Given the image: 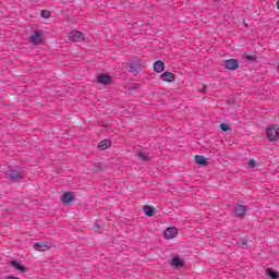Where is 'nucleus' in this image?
<instances>
[{
	"instance_id": "23",
	"label": "nucleus",
	"mask_w": 279,
	"mask_h": 279,
	"mask_svg": "<svg viewBox=\"0 0 279 279\" xmlns=\"http://www.w3.org/2000/svg\"><path fill=\"white\" fill-rule=\"evenodd\" d=\"M220 130H222V132H228V130H229L228 124L221 123L220 124Z\"/></svg>"
},
{
	"instance_id": "19",
	"label": "nucleus",
	"mask_w": 279,
	"mask_h": 279,
	"mask_svg": "<svg viewBox=\"0 0 279 279\" xmlns=\"http://www.w3.org/2000/svg\"><path fill=\"white\" fill-rule=\"evenodd\" d=\"M144 213H145L146 217H153L154 216V207L145 206Z\"/></svg>"
},
{
	"instance_id": "12",
	"label": "nucleus",
	"mask_w": 279,
	"mask_h": 279,
	"mask_svg": "<svg viewBox=\"0 0 279 279\" xmlns=\"http://www.w3.org/2000/svg\"><path fill=\"white\" fill-rule=\"evenodd\" d=\"M130 73H141V63L138 62H131L129 64Z\"/></svg>"
},
{
	"instance_id": "15",
	"label": "nucleus",
	"mask_w": 279,
	"mask_h": 279,
	"mask_svg": "<svg viewBox=\"0 0 279 279\" xmlns=\"http://www.w3.org/2000/svg\"><path fill=\"white\" fill-rule=\"evenodd\" d=\"M11 267L13 269H16L17 271H21L22 274H25V268L23 265H21V263H19L17 260H13L11 262Z\"/></svg>"
},
{
	"instance_id": "7",
	"label": "nucleus",
	"mask_w": 279,
	"mask_h": 279,
	"mask_svg": "<svg viewBox=\"0 0 279 279\" xmlns=\"http://www.w3.org/2000/svg\"><path fill=\"white\" fill-rule=\"evenodd\" d=\"M61 202L65 204V206H69L70 204H73L75 202V197L73 196V192L64 193L61 197Z\"/></svg>"
},
{
	"instance_id": "5",
	"label": "nucleus",
	"mask_w": 279,
	"mask_h": 279,
	"mask_svg": "<svg viewBox=\"0 0 279 279\" xmlns=\"http://www.w3.org/2000/svg\"><path fill=\"white\" fill-rule=\"evenodd\" d=\"M223 65H225V69H227L228 71H236V69H239V60L236 59L226 60Z\"/></svg>"
},
{
	"instance_id": "16",
	"label": "nucleus",
	"mask_w": 279,
	"mask_h": 279,
	"mask_svg": "<svg viewBox=\"0 0 279 279\" xmlns=\"http://www.w3.org/2000/svg\"><path fill=\"white\" fill-rule=\"evenodd\" d=\"M195 162L197 165H203V167H206V165H208V161L206 160V157L202 156V155H196L195 156Z\"/></svg>"
},
{
	"instance_id": "8",
	"label": "nucleus",
	"mask_w": 279,
	"mask_h": 279,
	"mask_svg": "<svg viewBox=\"0 0 279 279\" xmlns=\"http://www.w3.org/2000/svg\"><path fill=\"white\" fill-rule=\"evenodd\" d=\"M163 235L166 239H175V236H178V229L174 227L167 228Z\"/></svg>"
},
{
	"instance_id": "18",
	"label": "nucleus",
	"mask_w": 279,
	"mask_h": 279,
	"mask_svg": "<svg viewBox=\"0 0 279 279\" xmlns=\"http://www.w3.org/2000/svg\"><path fill=\"white\" fill-rule=\"evenodd\" d=\"M172 266L173 267H184V262H182V259H180L179 257H174L172 259Z\"/></svg>"
},
{
	"instance_id": "17",
	"label": "nucleus",
	"mask_w": 279,
	"mask_h": 279,
	"mask_svg": "<svg viewBox=\"0 0 279 279\" xmlns=\"http://www.w3.org/2000/svg\"><path fill=\"white\" fill-rule=\"evenodd\" d=\"M111 143L110 140H104L98 144V149H108V147H110Z\"/></svg>"
},
{
	"instance_id": "1",
	"label": "nucleus",
	"mask_w": 279,
	"mask_h": 279,
	"mask_svg": "<svg viewBox=\"0 0 279 279\" xmlns=\"http://www.w3.org/2000/svg\"><path fill=\"white\" fill-rule=\"evenodd\" d=\"M266 134L268 136V141H270L271 143H274V141H278V138H279V126L278 125L269 126L266 130Z\"/></svg>"
},
{
	"instance_id": "11",
	"label": "nucleus",
	"mask_w": 279,
	"mask_h": 279,
	"mask_svg": "<svg viewBox=\"0 0 279 279\" xmlns=\"http://www.w3.org/2000/svg\"><path fill=\"white\" fill-rule=\"evenodd\" d=\"M137 158L141 162H149L151 160V157H149V153H145L143 150L137 153Z\"/></svg>"
},
{
	"instance_id": "25",
	"label": "nucleus",
	"mask_w": 279,
	"mask_h": 279,
	"mask_svg": "<svg viewBox=\"0 0 279 279\" xmlns=\"http://www.w3.org/2000/svg\"><path fill=\"white\" fill-rule=\"evenodd\" d=\"M5 279H19V278H16V277H14V276H9V277H7Z\"/></svg>"
},
{
	"instance_id": "4",
	"label": "nucleus",
	"mask_w": 279,
	"mask_h": 279,
	"mask_svg": "<svg viewBox=\"0 0 279 279\" xmlns=\"http://www.w3.org/2000/svg\"><path fill=\"white\" fill-rule=\"evenodd\" d=\"M69 38L73 41V43H82L84 40V33L80 32V31H72L69 34Z\"/></svg>"
},
{
	"instance_id": "10",
	"label": "nucleus",
	"mask_w": 279,
	"mask_h": 279,
	"mask_svg": "<svg viewBox=\"0 0 279 279\" xmlns=\"http://www.w3.org/2000/svg\"><path fill=\"white\" fill-rule=\"evenodd\" d=\"M33 247L37 252H47V250H49V244H47L46 242H37L34 244Z\"/></svg>"
},
{
	"instance_id": "13",
	"label": "nucleus",
	"mask_w": 279,
	"mask_h": 279,
	"mask_svg": "<svg viewBox=\"0 0 279 279\" xmlns=\"http://www.w3.org/2000/svg\"><path fill=\"white\" fill-rule=\"evenodd\" d=\"M161 80L163 82H174L175 81V75L171 72H163L161 74Z\"/></svg>"
},
{
	"instance_id": "14",
	"label": "nucleus",
	"mask_w": 279,
	"mask_h": 279,
	"mask_svg": "<svg viewBox=\"0 0 279 279\" xmlns=\"http://www.w3.org/2000/svg\"><path fill=\"white\" fill-rule=\"evenodd\" d=\"M154 71L155 73H162V71H165V62L156 61L154 63Z\"/></svg>"
},
{
	"instance_id": "22",
	"label": "nucleus",
	"mask_w": 279,
	"mask_h": 279,
	"mask_svg": "<svg viewBox=\"0 0 279 279\" xmlns=\"http://www.w3.org/2000/svg\"><path fill=\"white\" fill-rule=\"evenodd\" d=\"M49 16H50L49 11H41V17L43 19H49Z\"/></svg>"
},
{
	"instance_id": "3",
	"label": "nucleus",
	"mask_w": 279,
	"mask_h": 279,
	"mask_svg": "<svg viewBox=\"0 0 279 279\" xmlns=\"http://www.w3.org/2000/svg\"><path fill=\"white\" fill-rule=\"evenodd\" d=\"M29 43H32V45H40L43 43V33L35 31L29 37Z\"/></svg>"
},
{
	"instance_id": "24",
	"label": "nucleus",
	"mask_w": 279,
	"mask_h": 279,
	"mask_svg": "<svg viewBox=\"0 0 279 279\" xmlns=\"http://www.w3.org/2000/svg\"><path fill=\"white\" fill-rule=\"evenodd\" d=\"M245 58H246L250 62H254V60H256V57L250 56V54H247Z\"/></svg>"
},
{
	"instance_id": "6",
	"label": "nucleus",
	"mask_w": 279,
	"mask_h": 279,
	"mask_svg": "<svg viewBox=\"0 0 279 279\" xmlns=\"http://www.w3.org/2000/svg\"><path fill=\"white\" fill-rule=\"evenodd\" d=\"M97 84H102L104 86H108L112 84V77L108 74H99L96 80Z\"/></svg>"
},
{
	"instance_id": "21",
	"label": "nucleus",
	"mask_w": 279,
	"mask_h": 279,
	"mask_svg": "<svg viewBox=\"0 0 279 279\" xmlns=\"http://www.w3.org/2000/svg\"><path fill=\"white\" fill-rule=\"evenodd\" d=\"M248 167H251V169H254V167H256V160L250 159L248 160Z\"/></svg>"
},
{
	"instance_id": "9",
	"label": "nucleus",
	"mask_w": 279,
	"mask_h": 279,
	"mask_svg": "<svg viewBox=\"0 0 279 279\" xmlns=\"http://www.w3.org/2000/svg\"><path fill=\"white\" fill-rule=\"evenodd\" d=\"M5 175H7L8 180L21 179V172L19 170H14V169L8 170Z\"/></svg>"
},
{
	"instance_id": "2",
	"label": "nucleus",
	"mask_w": 279,
	"mask_h": 279,
	"mask_svg": "<svg viewBox=\"0 0 279 279\" xmlns=\"http://www.w3.org/2000/svg\"><path fill=\"white\" fill-rule=\"evenodd\" d=\"M250 210V208L245 205H236L233 208V215L234 217H238L239 219H243L245 217V214Z\"/></svg>"
},
{
	"instance_id": "20",
	"label": "nucleus",
	"mask_w": 279,
	"mask_h": 279,
	"mask_svg": "<svg viewBox=\"0 0 279 279\" xmlns=\"http://www.w3.org/2000/svg\"><path fill=\"white\" fill-rule=\"evenodd\" d=\"M268 276L271 279H278V277H279L278 272H276V271H274L271 269H268Z\"/></svg>"
}]
</instances>
